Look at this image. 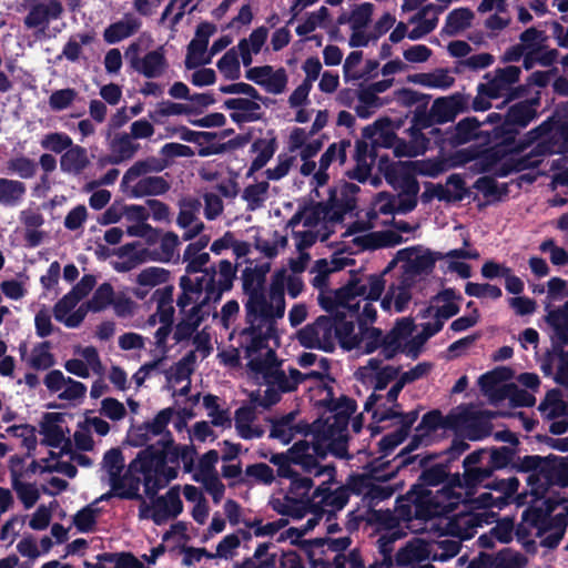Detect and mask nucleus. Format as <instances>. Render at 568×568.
Segmentation results:
<instances>
[{
  "instance_id": "1",
  "label": "nucleus",
  "mask_w": 568,
  "mask_h": 568,
  "mask_svg": "<svg viewBox=\"0 0 568 568\" xmlns=\"http://www.w3.org/2000/svg\"><path fill=\"white\" fill-rule=\"evenodd\" d=\"M439 458L437 453L426 454L419 458V468L422 469L417 480L409 488V497L415 500L420 516H428L429 505L437 506L432 501L433 490L430 487H437L447 480L448 470L450 469L449 462L435 460Z\"/></svg>"
},
{
  "instance_id": "2",
  "label": "nucleus",
  "mask_w": 568,
  "mask_h": 568,
  "mask_svg": "<svg viewBox=\"0 0 568 568\" xmlns=\"http://www.w3.org/2000/svg\"><path fill=\"white\" fill-rule=\"evenodd\" d=\"M535 138L526 139L524 136L521 142L514 144L506 141L504 136L499 138L497 132L491 129L490 132H486V145H478L476 164H471L469 170L476 174L493 173L496 176V171L507 156L523 153L532 145Z\"/></svg>"
},
{
  "instance_id": "3",
  "label": "nucleus",
  "mask_w": 568,
  "mask_h": 568,
  "mask_svg": "<svg viewBox=\"0 0 568 568\" xmlns=\"http://www.w3.org/2000/svg\"><path fill=\"white\" fill-rule=\"evenodd\" d=\"M539 104V98L525 100L510 105L503 115L497 112L489 113L485 122L493 124V130L499 138H506L517 144L524 140L518 138L520 130L525 129L535 118H537L536 105Z\"/></svg>"
},
{
  "instance_id": "4",
  "label": "nucleus",
  "mask_w": 568,
  "mask_h": 568,
  "mask_svg": "<svg viewBox=\"0 0 568 568\" xmlns=\"http://www.w3.org/2000/svg\"><path fill=\"white\" fill-rule=\"evenodd\" d=\"M327 440L324 433H316L312 443L305 439L297 440L284 454L288 455L290 460L300 466L303 473L313 474L315 477L327 474L333 478L336 475L335 466L321 465L318 462L326 458L329 453Z\"/></svg>"
},
{
  "instance_id": "5",
  "label": "nucleus",
  "mask_w": 568,
  "mask_h": 568,
  "mask_svg": "<svg viewBox=\"0 0 568 568\" xmlns=\"http://www.w3.org/2000/svg\"><path fill=\"white\" fill-rule=\"evenodd\" d=\"M510 415L508 412L477 409L473 405L460 406L455 413V428H462L469 440H481L491 435L493 419Z\"/></svg>"
},
{
  "instance_id": "6",
  "label": "nucleus",
  "mask_w": 568,
  "mask_h": 568,
  "mask_svg": "<svg viewBox=\"0 0 568 568\" xmlns=\"http://www.w3.org/2000/svg\"><path fill=\"white\" fill-rule=\"evenodd\" d=\"M334 327V321L331 320V316L321 315L313 323L305 325L297 332V341L305 348L332 353L335 349Z\"/></svg>"
},
{
  "instance_id": "7",
  "label": "nucleus",
  "mask_w": 568,
  "mask_h": 568,
  "mask_svg": "<svg viewBox=\"0 0 568 568\" xmlns=\"http://www.w3.org/2000/svg\"><path fill=\"white\" fill-rule=\"evenodd\" d=\"M270 463L277 467L276 475L280 478L290 479V487L286 495H291L298 499H313V495L310 496V491L314 486V481L308 476H302L297 470L294 469L296 466L290 460V456L284 453L272 454L268 458Z\"/></svg>"
},
{
  "instance_id": "8",
  "label": "nucleus",
  "mask_w": 568,
  "mask_h": 568,
  "mask_svg": "<svg viewBox=\"0 0 568 568\" xmlns=\"http://www.w3.org/2000/svg\"><path fill=\"white\" fill-rule=\"evenodd\" d=\"M277 320L262 318L260 315L245 316L248 326L242 331V335L251 337L250 343L244 347L245 357L252 358L254 354L267 348L270 339L277 341L280 338L276 326Z\"/></svg>"
},
{
  "instance_id": "9",
  "label": "nucleus",
  "mask_w": 568,
  "mask_h": 568,
  "mask_svg": "<svg viewBox=\"0 0 568 568\" xmlns=\"http://www.w3.org/2000/svg\"><path fill=\"white\" fill-rule=\"evenodd\" d=\"M531 151L523 156L514 158L508 155L496 171V176L506 178L511 173L523 172L529 169L538 168L542 158L555 153V142L551 140H538L534 143Z\"/></svg>"
},
{
  "instance_id": "10",
  "label": "nucleus",
  "mask_w": 568,
  "mask_h": 568,
  "mask_svg": "<svg viewBox=\"0 0 568 568\" xmlns=\"http://www.w3.org/2000/svg\"><path fill=\"white\" fill-rule=\"evenodd\" d=\"M490 73H485L487 82L478 85L480 95H486L489 99H498L505 97L507 100L524 98L527 95L526 85L515 84L519 81L520 73H495L489 78Z\"/></svg>"
},
{
  "instance_id": "11",
  "label": "nucleus",
  "mask_w": 568,
  "mask_h": 568,
  "mask_svg": "<svg viewBox=\"0 0 568 568\" xmlns=\"http://www.w3.org/2000/svg\"><path fill=\"white\" fill-rule=\"evenodd\" d=\"M175 415L173 407L161 409L152 420L144 422L136 426H131L128 432V443L133 447L148 446L151 436H164L168 430V425L172 417Z\"/></svg>"
},
{
  "instance_id": "12",
  "label": "nucleus",
  "mask_w": 568,
  "mask_h": 568,
  "mask_svg": "<svg viewBox=\"0 0 568 568\" xmlns=\"http://www.w3.org/2000/svg\"><path fill=\"white\" fill-rule=\"evenodd\" d=\"M63 11L60 0H43L31 6L23 23L26 28L34 30L37 38H42L47 36L50 22L60 19Z\"/></svg>"
},
{
  "instance_id": "13",
  "label": "nucleus",
  "mask_w": 568,
  "mask_h": 568,
  "mask_svg": "<svg viewBox=\"0 0 568 568\" xmlns=\"http://www.w3.org/2000/svg\"><path fill=\"white\" fill-rule=\"evenodd\" d=\"M534 139V143L538 140H551L555 142V153L568 152V115L549 116L538 126L531 129L525 134L526 139Z\"/></svg>"
},
{
  "instance_id": "14",
  "label": "nucleus",
  "mask_w": 568,
  "mask_h": 568,
  "mask_svg": "<svg viewBox=\"0 0 568 568\" xmlns=\"http://www.w3.org/2000/svg\"><path fill=\"white\" fill-rule=\"evenodd\" d=\"M366 286L362 280L356 275H352L348 282L342 287L337 288L333 295H320L318 302L323 310L334 316L337 312L348 311L351 302L357 295H364Z\"/></svg>"
},
{
  "instance_id": "15",
  "label": "nucleus",
  "mask_w": 568,
  "mask_h": 568,
  "mask_svg": "<svg viewBox=\"0 0 568 568\" xmlns=\"http://www.w3.org/2000/svg\"><path fill=\"white\" fill-rule=\"evenodd\" d=\"M335 483V476L333 478L323 481L313 491V498H315V506H320L321 509H326V521H332L336 518V511L342 510L349 500L348 489L342 486L336 489H332L331 485Z\"/></svg>"
},
{
  "instance_id": "16",
  "label": "nucleus",
  "mask_w": 568,
  "mask_h": 568,
  "mask_svg": "<svg viewBox=\"0 0 568 568\" xmlns=\"http://www.w3.org/2000/svg\"><path fill=\"white\" fill-rule=\"evenodd\" d=\"M242 290L247 296L244 303L245 316L265 315L266 307H268L265 284L258 283L252 267H245L242 272Z\"/></svg>"
},
{
  "instance_id": "17",
  "label": "nucleus",
  "mask_w": 568,
  "mask_h": 568,
  "mask_svg": "<svg viewBox=\"0 0 568 568\" xmlns=\"http://www.w3.org/2000/svg\"><path fill=\"white\" fill-rule=\"evenodd\" d=\"M485 120L480 122L476 116H467L460 120L454 129H450L439 138L436 139V145L443 146L449 144L452 146H458L479 136L486 138L487 131H480L481 124H486Z\"/></svg>"
},
{
  "instance_id": "18",
  "label": "nucleus",
  "mask_w": 568,
  "mask_h": 568,
  "mask_svg": "<svg viewBox=\"0 0 568 568\" xmlns=\"http://www.w3.org/2000/svg\"><path fill=\"white\" fill-rule=\"evenodd\" d=\"M150 509V518L156 525H162L170 518H176L183 511L180 486H173L165 495L155 497Z\"/></svg>"
},
{
  "instance_id": "19",
  "label": "nucleus",
  "mask_w": 568,
  "mask_h": 568,
  "mask_svg": "<svg viewBox=\"0 0 568 568\" xmlns=\"http://www.w3.org/2000/svg\"><path fill=\"white\" fill-rule=\"evenodd\" d=\"M183 445H176L171 432H166L155 444L148 445L136 455V462L148 459L152 463L158 457H163L165 464L179 465L180 463V448Z\"/></svg>"
},
{
  "instance_id": "20",
  "label": "nucleus",
  "mask_w": 568,
  "mask_h": 568,
  "mask_svg": "<svg viewBox=\"0 0 568 568\" xmlns=\"http://www.w3.org/2000/svg\"><path fill=\"white\" fill-rule=\"evenodd\" d=\"M142 39L132 42L125 50L124 57L129 60L133 69H142V71H158L168 67L165 59V50L160 47L150 51L140 60Z\"/></svg>"
},
{
  "instance_id": "21",
  "label": "nucleus",
  "mask_w": 568,
  "mask_h": 568,
  "mask_svg": "<svg viewBox=\"0 0 568 568\" xmlns=\"http://www.w3.org/2000/svg\"><path fill=\"white\" fill-rule=\"evenodd\" d=\"M362 135L364 139L372 141L371 159H373V161H376L377 149L379 146L386 149L394 148L398 138L395 132L389 130L388 119H379L376 120L373 124L365 126L363 129Z\"/></svg>"
},
{
  "instance_id": "22",
  "label": "nucleus",
  "mask_w": 568,
  "mask_h": 568,
  "mask_svg": "<svg viewBox=\"0 0 568 568\" xmlns=\"http://www.w3.org/2000/svg\"><path fill=\"white\" fill-rule=\"evenodd\" d=\"M285 282L286 271L277 270L273 276L268 288V307L262 318H283L285 314Z\"/></svg>"
},
{
  "instance_id": "23",
  "label": "nucleus",
  "mask_w": 568,
  "mask_h": 568,
  "mask_svg": "<svg viewBox=\"0 0 568 568\" xmlns=\"http://www.w3.org/2000/svg\"><path fill=\"white\" fill-rule=\"evenodd\" d=\"M416 250L417 247L415 246L405 247L399 250L396 254L397 260L407 262L405 270L406 273L412 272L415 275L423 273L429 274L433 272L436 261L444 258V254L439 252H432L430 250L412 257Z\"/></svg>"
},
{
  "instance_id": "24",
  "label": "nucleus",
  "mask_w": 568,
  "mask_h": 568,
  "mask_svg": "<svg viewBox=\"0 0 568 568\" xmlns=\"http://www.w3.org/2000/svg\"><path fill=\"white\" fill-rule=\"evenodd\" d=\"M141 28L142 19L133 12H126L104 29L103 40L109 44H115L134 36Z\"/></svg>"
},
{
  "instance_id": "25",
  "label": "nucleus",
  "mask_w": 568,
  "mask_h": 568,
  "mask_svg": "<svg viewBox=\"0 0 568 568\" xmlns=\"http://www.w3.org/2000/svg\"><path fill=\"white\" fill-rule=\"evenodd\" d=\"M257 101L251 98H232L225 100L223 106L233 111L230 114L232 121L241 125L262 119V108Z\"/></svg>"
},
{
  "instance_id": "26",
  "label": "nucleus",
  "mask_w": 568,
  "mask_h": 568,
  "mask_svg": "<svg viewBox=\"0 0 568 568\" xmlns=\"http://www.w3.org/2000/svg\"><path fill=\"white\" fill-rule=\"evenodd\" d=\"M541 475L548 489L552 486L568 487V456L561 457L554 454L546 456Z\"/></svg>"
},
{
  "instance_id": "27",
  "label": "nucleus",
  "mask_w": 568,
  "mask_h": 568,
  "mask_svg": "<svg viewBox=\"0 0 568 568\" xmlns=\"http://www.w3.org/2000/svg\"><path fill=\"white\" fill-rule=\"evenodd\" d=\"M468 101L462 94H454L448 98H438L432 105L433 115L437 124L454 121L458 113L467 109Z\"/></svg>"
},
{
  "instance_id": "28",
  "label": "nucleus",
  "mask_w": 568,
  "mask_h": 568,
  "mask_svg": "<svg viewBox=\"0 0 568 568\" xmlns=\"http://www.w3.org/2000/svg\"><path fill=\"white\" fill-rule=\"evenodd\" d=\"M378 462V459H375L372 463V469H371V476L367 475H351L347 479L346 485H342V487L348 489V494L351 493L355 495H363L368 489L372 479L378 480V481H387L392 479L395 476V471H392L389 474H382V471L389 466V462L382 463L379 466H376L375 464Z\"/></svg>"
},
{
  "instance_id": "29",
  "label": "nucleus",
  "mask_w": 568,
  "mask_h": 568,
  "mask_svg": "<svg viewBox=\"0 0 568 568\" xmlns=\"http://www.w3.org/2000/svg\"><path fill=\"white\" fill-rule=\"evenodd\" d=\"M349 316L348 312H337L331 320L334 321V341L337 339L341 347L346 351H352L359 347V336L354 333L355 324L354 320H347Z\"/></svg>"
},
{
  "instance_id": "30",
  "label": "nucleus",
  "mask_w": 568,
  "mask_h": 568,
  "mask_svg": "<svg viewBox=\"0 0 568 568\" xmlns=\"http://www.w3.org/2000/svg\"><path fill=\"white\" fill-rule=\"evenodd\" d=\"M495 178L494 175H484L478 178L473 184V189L480 192L487 199L485 203L478 204L479 210H483L490 203L500 202L509 194L508 183L499 184Z\"/></svg>"
},
{
  "instance_id": "31",
  "label": "nucleus",
  "mask_w": 568,
  "mask_h": 568,
  "mask_svg": "<svg viewBox=\"0 0 568 568\" xmlns=\"http://www.w3.org/2000/svg\"><path fill=\"white\" fill-rule=\"evenodd\" d=\"M310 564L312 568H365V561L357 548L352 549L347 555H335L332 562L324 557L314 558L310 554Z\"/></svg>"
},
{
  "instance_id": "32",
  "label": "nucleus",
  "mask_w": 568,
  "mask_h": 568,
  "mask_svg": "<svg viewBox=\"0 0 568 568\" xmlns=\"http://www.w3.org/2000/svg\"><path fill=\"white\" fill-rule=\"evenodd\" d=\"M404 239L394 231L372 232L353 240L361 250H377L382 247H394L403 243Z\"/></svg>"
},
{
  "instance_id": "33",
  "label": "nucleus",
  "mask_w": 568,
  "mask_h": 568,
  "mask_svg": "<svg viewBox=\"0 0 568 568\" xmlns=\"http://www.w3.org/2000/svg\"><path fill=\"white\" fill-rule=\"evenodd\" d=\"M303 544V550L306 552L307 558L310 559V554L314 556V558L324 557V546H327V550L337 554H344L349 545L352 544V539L349 537H339V538H315L312 540H305Z\"/></svg>"
},
{
  "instance_id": "34",
  "label": "nucleus",
  "mask_w": 568,
  "mask_h": 568,
  "mask_svg": "<svg viewBox=\"0 0 568 568\" xmlns=\"http://www.w3.org/2000/svg\"><path fill=\"white\" fill-rule=\"evenodd\" d=\"M43 420L44 422L41 424V433L44 436L42 444L52 448L60 447L65 438L64 430L59 425L64 422V414L45 413Z\"/></svg>"
},
{
  "instance_id": "35",
  "label": "nucleus",
  "mask_w": 568,
  "mask_h": 568,
  "mask_svg": "<svg viewBox=\"0 0 568 568\" xmlns=\"http://www.w3.org/2000/svg\"><path fill=\"white\" fill-rule=\"evenodd\" d=\"M438 9L428 4L424 7L412 20L410 22L414 24L412 30L408 32V38L412 40H417L432 32L438 22Z\"/></svg>"
},
{
  "instance_id": "36",
  "label": "nucleus",
  "mask_w": 568,
  "mask_h": 568,
  "mask_svg": "<svg viewBox=\"0 0 568 568\" xmlns=\"http://www.w3.org/2000/svg\"><path fill=\"white\" fill-rule=\"evenodd\" d=\"M140 483V478L135 476L130 477L128 484H124L122 481L109 480L111 489L102 494L100 497H98L92 504L95 505L100 501H108L113 497L125 500L141 499L142 497L139 494Z\"/></svg>"
},
{
  "instance_id": "37",
  "label": "nucleus",
  "mask_w": 568,
  "mask_h": 568,
  "mask_svg": "<svg viewBox=\"0 0 568 568\" xmlns=\"http://www.w3.org/2000/svg\"><path fill=\"white\" fill-rule=\"evenodd\" d=\"M90 164L87 149L73 144L60 158V169L62 172L73 175L81 174Z\"/></svg>"
},
{
  "instance_id": "38",
  "label": "nucleus",
  "mask_w": 568,
  "mask_h": 568,
  "mask_svg": "<svg viewBox=\"0 0 568 568\" xmlns=\"http://www.w3.org/2000/svg\"><path fill=\"white\" fill-rule=\"evenodd\" d=\"M112 164H120L131 160L140 149V144L132 141V136L128 133L116 134L109 145Z\"/></svg>"
},
{
  "instance_id": "39",
  "label": "nucleus",
  "mask_w": 568,
  "mask_h": 568,
  "mask_svg": "<svg viewBox=\"0 0 568 568\" xmlns=\"http://www.w3.org/2000/svg\"><path fill=\"white\" fill-rule=\"evenodd\" d=\"M124 467V457L119 447L111 448L104 453L102 468L108 473L109 480L128 484L132 476L129 470L125 474H122Z\"/></svg>"
},
{
  "instance_id": "40",
  "label": "nucleus",
  "mask_w": 568,
  "mask_h": 568,
  "mask_svg": "<svg viewBox=\"0 0 568 568\" xmlns=\"http://www.w3.org/2000/svg\"><path fill=\"white\" fill-rule=\"evenodd\" d=\"M148 464V459L136 462V457L129 464V471L140 473L143 475V484L145 495L152 500L158 497L156 494L160 489L164 488L168 484H164L162 474H158L156 469L143 470V466Z\"/></svg>"
},
{
  "instance_id": "41",
  "label": "nucleus",
  "mask_w": 568,
  "mask_h": 568,
  "mask_svg": "<svg viewBox=\"0 0 568 568\" xmlns=\"http://www.w3.org/2000/svg\"><path fill=\"white\" fill-rule=\"evenodd\" d=\"M400 372V366L386 365L375 373L374 392L367 397L364 404V410L371 412L375 405L382 399V395L376 394L378 390H384L388 384L397 379Z\"/></svg>"
},
{
  "instance_id": "42",
  "label": "nucleus",
  "mask_w": 568,
  "mask_h": 568,
  "mask_svg": "<svg viewBox=\"0 0 568 568\" xmlns=\"http://www.w3.org/2000/svg\"><path fill=\"white\" fill-rule=\"evenodd\" d=\"M170 187V183L163 176H146L135 183L130 192V196L140 199L144 196L163 195Z\"/></svg>"
},
{
  "instance_id": "43",
  "label": "nucleus",
  "mask_w": 568,
  "mask_h": 568,
  "mask_svg": "<svg viewBox=\"0 0 568 568\" xmlns=\"http://www.w3.org/2000/svg\"><path fill=\"white\" fill-rule=\"evenodd\" d=\"M267 37L268 30L265 27H260L253 30L248 38L239 42L237 45L242 50L243 67L246 68L253 62L252 55L261 52Z\"/></svg>"
},
{
  "instance_id": "44",
  "label": "nucleus",
  "mask_w": 568,
  "mask_h": 568,
  "mask_svg": "<svg viewBox=\"0 0 568 568\" xmlns=\"http://www.w3.org/2000/svg\"><path fill=\"white\" fill-rule=\"evenodd\" d=\"M278 148L277 136L274 130H268L264 138L255 139L250 148L251 153H256L253 161L265 166L274 156Z\"/></svg>"
},
{
  "instance_id": "45",
  "label": "nucleus",
  "mask_w": 568,
  "mask_h": 568,
  "mask_svg": "<svg viewBox=\"0 0 568 568\" xmlns=\"http://www.w3.org/2000/svg\"><path fill=\"white\" fill-rule=\"evenodd\" d=\"M27 193V186L19 180L0 178V205L14 207L19 205Z\"/></svg>"
},
{
  "instance_id": "46",
  "label": "nucleus",
  "mask_w": 568,
  "mask_h": 568,
  "mask_svg": "<svg viewBox=\"0 0 568 568\" xmlns=\"http://www.w3.org/2000/svg\"><path fill=\"white\" fill-rule=\"evenodd\" d=\"M397 504L398 505L396 507L395 515L396 517H398L399 524L400 521L410 523L414 519L428 520L438 516V510H436V507H433L432 505H429V513L434 514H430L428 516H420V514H418V507L415 500L413 499V497H409V490L404 496L397 499Z\"/></svg>"
},
{
  "instance_id": "47",
  "label": "nucleus",
  "mask_w": 568,
  "mask_h": 568,
  "mask_svg": "<svg viewBox=\"0 0 568 568\" xmlns=\"http://www.w3.org/2000/svg\"><path fill=\"white\" fill-rule=\"evenodd\" d=\"M406 534L404 531H392V534H383L377 542H378V551L381 555V559H376L374 562L369 564L367 568H395L393 560V551H394V541L404 537Z\"/></svg>"
},
{
  "instance_id": "48",
  "label": "nucleus",
  "mask_w": 568,
  "mask_h": 568,
  "mask_svg": "<svg viewBox=\"0 0 568 568\" xmlns=\"http://www.w3.org/2000/svg\"><path fill=\"white\" fill-rule=\"evenodd\" d=\"M400 164L408 168L415 174L429 178H437L449 170V165L446 164L445 158L407 161L400 162Z\"/></svg>"
},
{
  "instance_id": "49",
  "label": "nucleus",
  "mask_w": 568,
  "mask_h": 568,
  "mask_svg": "<svg viewBox=\"0 0 568 568\" xmlns=\"http://www.w3.org/2000/svg\"><path fill=\"white\" fill-rule=\"evenodd\" d=\"M439 428L455 429V413L443 416L438 409L427 412L415 430L417 433L424 432L425 435H428Z\"/></svg>"
},
{
  "instance_id": "50",
  "label": "nucleus",
  "mask_w": 568,
  "mask_h": 568,
  "mask_svg": "<svg viewBox=\"0 0 568 568\" xmlns=\"http://www.w3.org/2000/svg\"><path fill=\"white\" fill-rule=\"evenodd\" d=\"M245 78L273 94L284 92L288 81L286 73H245Z\"/></svg>"
},
{
  "instance_id": "51",
  "label": "nucleus",
  "mask_w": 568,
  "mask_h": 568,
  "mask_svg": "<svg viewBox=\"0 0 568 568\" xmlns=\"http://www.w3.org/2000/svg\"><path fill=\"white\" fill-rule=\"evenodd\" d=\"M196 112L197 111L194 105L182 104L172 102L170 100H165L158 103L156 108L153 111L149 112V118L154 123L162 124L164 118L172 115L191 114Z\"/></svg>"
},
{
  "instance_id": "52",
  "label": "nucleus",
  "mask_w": 568,
  "mask_h": 568,
  "mask_svg": "<svg viewBox=\"0 0 568 568\" xmlns=\"http://www.w3.org/2000/svg\"><path fill=\"white\" fill-rule=\"evenodd\" d=\"M367 525L376 527L377 530H386L385 534L392 531H403L398 523V517L389 509L368 508Z\"/></svg>"
},
{
  "instance_id": "53",
  "label": "nucleus",
  "mask_w": 568,
  "mask_h": 568,
  "mask_svg": "<svg viewBox=\"0 0 568 568\" xmlns=\"http://www.w3.org/2000/svg\"><path fill=\"white\" fill-rule=\"evenodd\" d=\"M427 104L428 101H423V103L415 108L410 128L422 131L429 129L428 133L434 138V142L436 143V139L444 134V132L434 126L437 122L435 121L432 109L427 111Z\"/></svg>"
},
{
  "instance_id": "54",
  "label": "nucleus",
  "mask_w": 568,
  "mask_h": 568,
  "mask_svg": "<svg viewBox=\"0 0 568 568\" xmlns=\"http://www.w3.org/2000/svg\"><path fill=\"white\" fill-rule=\"evenodd\" d=\"M474 13L467 8L453 10L446 18L443 31L448 36L458 34L471 26Z\"/></svg>"
},
{
  "instance_id": "55",
  "label": "nucleus",
  "mask_w": 568,
  "mask_h": 568,
  "mask_svg": "<svg viewBox=\"0 0 568 568\" xmlns=\"http://www.w3.org/2000/svg\"><path fill=\"white\" fill-rule=\"evenodd\" d=\"M11 485L16 490L18 498L23 504L24 508L29 509L36 505L40 495L33 484L21 481V473L11 468Z\"/></svg>"
},
{
  "instance_id": "56",
  "label": "nucleus",
  "mask_w": 568,
  "mask_h": 568,
  "mask_svg": "<svg viewBox=\"0 0 568 568\" xmlns=\"http://www.w3.org/2000/svg\"><path fill=\"white\" fill-rule=\"evenodd\" d=\"M256 418L255 408L253 406H241L235 410V428L243 439L260 437L261 432H254L251 424Z\"/></svg>"
},
{
  "instance_id": "57",
  "label": "nucleus",
  "mask_w": 568,
  "mask_h": 568,
  "mask_svg": "<svg viewBox=\"0 0 568 568\" xmlns=\"http://www.w3.org/2000/svg\"><path fill=\"white\" fill-rule=\"evenodd\" d=\"M394 83L393 78L383 79L381 81L373 82L368 85H361L358 90V100L366 106H378L383 103L379 102L378 93H383L388 90Z\"/></svg>"
},
{
  "instance_id": "58",
  "label": "nucleus",
  "mask_w": 568,
  "mask_h": 568,
  "mask_svg": "<svg viewBox=\"0 0 568 568\" xmlns=\"http://www.w3.org/2000/svg\"><path fill=\"white\" fill-rule=\"evenodd\" d=\"M514 377V371L506 366H498L486 372L478 378V385L484 395L491 392L501 383L508 382Z\"/></svg>"
},
{
  "instance_id": "59",
  "label": "nucleus",
  "mask_w": 568,
  "mask_h": 568,
  "mask_svg": "<svg viewBox=\"0 0 568 568\" xmlns=\"http://www.w3.org/2000/svg\"><path fill=\"white\" fill-rule=\"evenodd\" d=\"M251 140H252L251 132L237 134L236 136H234L233 139L224 142V143L201 146L197 151V154L202 158H206V156L215 155V154H222L230 150H236V149L243 148L247 143H250Z\"/></svg>"
},
{
  "instance_id": "60",
  "label": "nucleus",
  "mask_w": 568,
  "mask_h": 568,
  "mask_svg": "<svg viewBox=\"0 0 568 568\" xmlns=\"http://www.w3.org/2000/svg\"><path fill=\"white\" fill-rule=\"evenodd\" d=\"M6 171L8 174H16L21 179L29 180L37 174L38 163L26 155H18L6 162Z\"/></svg>"
},
{
  "instance_id": "61",
  "label": "nucleus",
  "mask_w": 568,
  "mask_h": 568,
  "mask_svg": "<svg viewBox=\"0 0 568 568\" xmlns=\"http://www.w3.org/2000/svg\"><path fill=\"white\" fill-rule=\"evenodd\" d=\"M335 187H329L328 199L325 202H317L310 207L308 213H305L304 226L315 227L322 219H325L334 209Z\"/></svg>"
},
{
  "instance_id": "62",
  "label": "nucleus",
  "mask_w": 568,
  "mask_h": 568,
  "mask_svg": "<svg viewBox=\"0 0 568 568\" xmlns=\"http://www.w3.org/2000/svg\"><path fill=\"white\" fill-rule=\"evenodd\" d=\"M374 13V6L369 2H364L361 4H357L353 8L351 11V14L348 18L345 16L339 17L338 22L345 23L347 22L349 24L351 29H358L359 28H367L372 16Z\"/></svg>"
},
{
  "instance_id": "63",
  "label": "nucleus",
  "mask_w": 568,
  "mask_h": 568,
  "mask_svg": "<svg viewBox=\"0 0 568 568\" xmlns=\"http://www.w3.org/2000/svg\"><path fill=\"white\" fill-rule=\"evenodd\" d=\"M489 462L488 467L495 473V470L504 469L515 462L516 449L509 446L490 447L488 448Z\"/></svg>"
},
{
  "instance_id": "64",
  "label": "nucleus",
  "mask_w": 568,
  "mask_h": 568,
  "mask_svg": "<svg viewBox=\"0 0 568 568\" xmlns=\"http://www.w3.org/2000/svg\"><path fill=\"white\" fill-rule=\"evenodd\" d=\"M494 561L493 568H524L527 565V558L511 548L498 551Z\"/></svg>"
}]
</instances>
